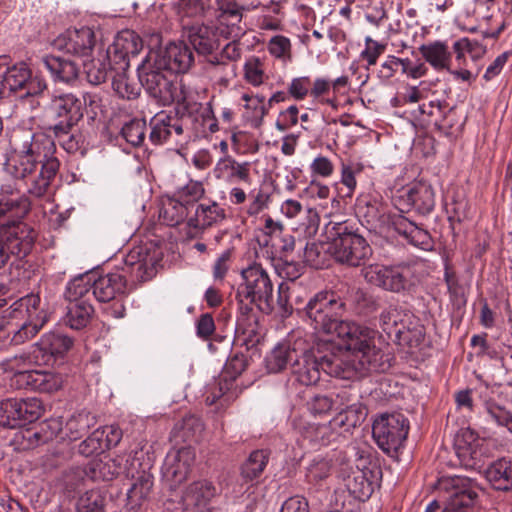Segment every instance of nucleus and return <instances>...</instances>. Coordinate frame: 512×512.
<instances>
[{
  "mask_svg": "<svg viewBox=\"0 0 512 512\" xmlns=\"http://www.w3.org/2000/svg\"><path fill=\"white\" fill-rule=\"evenodd\" d=\"M365 301L363 290L342 283L335 290L314 294L303 311L315 330L336 335L343 341L347 351L356 356V365L361 372H384L390 368V358L376 346L375 330L343 319L348 310H358Z\"/></svg>",
  "mask_w": 512,
  "mask_h": 512,
  "instance_id": "nucleus-1",
  "label": "nucleus"
},
{
  "mask_svg": "<svg viewBox=\"0 0 512 512\" xmlns=\"http://www.w3.org/2000/svg\"><path fill=\"white\" fill-rule=\"evenodd\" d=\"M56 150L51 136L15 129L10 136L4 169L14 179L21 180L30 195L41 198L50 192L59 172Z\"/></svg>",
  "mask_w": 512,
  "mask_h": 512,
  "instance_id": "nucleus-2",
  "label": "nucleus"
},
{
  "mask_svg": "<svg viewBox=\"0 0 512 512\" xmlns=\"http://www.w3.org/2000/svg\"><path fill=\"white\" fill-rule=\"evenodd\" d=\"M241 282L235 291L237 322L244 323L254 316V310L270 315L275 308L274 285L261 264L253 263L243 268Z\"/></svg>",
  "mask_w": 512,
  "mask_h": 512,
  "instance_id": "nucleus-3",
  "label": "nucleus"
},
{
  "mask_svg": "<svg viewBox=\"0 0 512 512\" xmlns=\"http://www.w3.org/2000/svg\"><path fill=\"white\" fill-rule=\"evenodd\" d=\"M204 120L193 105L176 106L175 115L161 111L150 119L149 140L153 145L173 144L183 147L204 132Z\"/></svg>",
  "mask_w": 512,
  "mask_h": 512,
  "instance_id": "nucleus-4",
  "label": "nucleus"
},
{
  "mask_svg": "<svg viewBox=\"0 0 512 512\" xmlns=\"http://www.w3.org/2000/svg\"><path fill=\"white\" fill-rule=\"evenodd\" d=\"M356 356L349 352L346 359L334 353L318 355L314 351H305L302 355H297L291 365L292 374L296 381L302 385H315L319 379L321 371L332 377L341 379H350L355 375L364 376L369 372H361L356 365Z\"/></svg>",
  "mask_w": 512,
  "mask_h": 512,
  "instance_id": "nucleus-5",
  "label": "nucleus"
},
{
  "mask_svg": "<svg viewBox=\"0 0 512 512\" xmlns=\"http://www.w3.org/2000/svg\"><path fill=\"white\" fill-rule=\"evenodd\" d=\"M137 71L143 88L161 105L166 106L172 103H176V106L191 105L183 87L176 81L177 76L158 67L151 55L141 62Z\"/></svg>",
  "mask_w": 512,
  "mask_h": 512,
  "instance_id": "nucleus-6",
  "label": "nucleus"
},
{
  "mask_svg": "<svg viewBox=\"0 0 512 512\" xmlns=\"http://www.w3.org/2000/svg\"><path fill=\"white\" fill-rule=\"evenodd\" d=\"M331 224L328 250L335 261L349 267L364 266L373 254L367 240L348 221Z\"/></svg>",
  "mask_w": 512,
  "mask_h": 512,
  "instance_id": "nucleus-7",
  "label": "nucleus"
},
{
  "mask_svg": "<svg viewBox=\"0 0 512 512\" xmlns=\"http://www.w3.org/2000/svg\"><path fill=\"white\" fill-rule=\"evenodd\" d=\"M437 489L443 503L442 512H469L479 503L482 490L476 479L462 475L439 478Z\"/></svg>",
  "mask_w": 512,
  "mask_h": 512,
  "instance_id": "nucleus-8",
  "label": "nucleus"
},
{
  "mask_svg": "<svg viewBox=\"0 0 512 512\" xmlns=\"http://www.w3.org/2000/svg\"><path fill=\"white\" fill-rule=\"evenodd\" d=\"M421 264L417 261L402 262L393 266L382 264L364 265L362 275L372 285L384 290L400 293L410 289L418 282V269Z\"/></svg>",
  "mask_w": 512,
  "mask_h": 512,
  "instance_id": "nucleus-9",
  "label": "nucleus"
},
{
  "mask_svg": "<svg viewBox=\"0 0 512 512\" xmlns=\"http://www.w3.org/2000/svg\"><path fill=\"white\" fill-rule=\"evenodd\" d=\"M14 318L23 319L20 327L13 332L11 342L15 345L33 338L48 321L49 314L38 294H28L15 301L12 306Z\"/></svg>",
  "mask_w": 512,
  "mask_h": 512,
  "instance_id": "nucleus-10",
  "label": "nucleus"
},
{
  "mask_svg": "<svg viewBox=\"0 0 512 512\" xmlns=\"http://www.w3.org/2000/svg\"><path fill=\"white\" fill-rule=\"evenodd\" d=\"M36 232L24 222L0 225V269L12 259H23L33 249Z\"/></svg>",
  "mask_w": 512,
  "mask_h": 512,
  "instance_id": "nucleus-11",
  "label": "nucleus"
},
{
  "mask_svg": "<svg viewBox=\"0 0 512 512\" xmlns=\"http://www.w3.org/2000/svg\"><path fill=\"white\" fill-rule=\"evenodd\" d=\"M408 419L399 412L383 413L372 425V436L378 447L387 455L397 453L407 438Z\"/></svg>",
  "mask_w": 512,
  "mask_h": 512,
  "instance_id": "nucleus-12",
  "label": "nucleus"
},
{
  "mask_svg": "<svg viewBox=\"0 0 512 512\" xmlns=\"http://www.w3.org/2000/svg\"><path fill=\"white\" fill-rule=\"evenodd\" d=\"M1 63L4 70V83L7 93H18L19 98H32L40 96L46 89L44 79L33 77L28 65L24 62L9 66V57Z\"/></svg>",
  "mask_w": 512,
  "mask_h": 512,
  "instance_id": "nucleus-13",
  "label": "nucleus"
},
{
  "mask_svg": "<svg viewBox=\"0 0 512 512\" xmlns=\"http://www.w3.org/2000/svg\"><path fill=\"white\" fill-rule=\"evenodd\" d=\"M48 116L55 121L52 126L60 133L73 127L83 118V103L73 93H54L45 107Z\"/></svg>",
  "mask_w": 512,
  "mask_h": 512,
  "instance_id": "nucleus-14",
  "label": "nucleus"
},
{
  "mask_svg": "<svg viewBox=\"0 0 512 512\" xmlns=\"http://www.w3.org/2000/svg\"><path fill=\"white\" fill-rule=\"evenodd\" d=\"M44 412L40 399L8 398L0 401V425L16 428L38 420Z\"/></svg>",
  "mask_w": 512,
  "mask_h": 512,
  "instance_id": "nucleus-15",
  "label": "nucleus"
},
{
  "mask_svg": "<svg viewBox=\"0 0 512 512\" xmlns=\"http://www.w3.org/2000/svg\"><path fill=\"white\" fill-rule=\"evenodd\" d=\"M226 219V210L215 200L204 199L194 207L186 222V235L191 239L200 238L204 232L221 224Z\"/></svg>",
  "mask_w": 512,
  "mask_h": 512,
  "instance_id": "nucleus-16",
  "label": "nucleus"
},
{
  "mask_svg": "<svg viewBox=\"0 0 512 512\" xmlns=\"http://www.w3.org/2000/svg\"><path fill=\"white\" fill-rule=\"evenodd\" d=\"M53 45L66 54L78 57L88 56L95 46V33L89 27L68 29L54 40Z\"/></svg>",
  "mask_w": 512,
  "mask_h": 512,
  "instance_id": "nucleus-17",
  "label": "nucleus"
},
{
  "mask_svg": "<svg viewBox=\"0 0 512 512\" xmlns=\"http://www.w3.org/2000/svg\"><path fill=\"white\" fill-rule=\"evenodd\" d=\"M62 376L51 370H36L18 373L13 388L28 389L40 393H53L62 387Z\"/></svg>",
  "mask_w": 512,
  "mask_h": 512,
  "instance_id": "nucleus-18",
  "label": "nucleus"
},
{
  "mask_svg": "<svg viewBox=\"0 0 512 512\" xmlns=\"http://www.w3.org/2000/svg\"><path fill=\"white\" fill-rule=\"evenodd\" d=\"M399 203L406 204L419 215H429L435 207V190L425 181H416L401 191Z\"/></svg>",
  "mask_w": 512,
  "mask_h": 512,
  "instance_id": "nucleus-19",
  "label": "nucleus"
},
{
  "mask_svg": "<svg viewBox=\"0 0 512 512\" xmlns=\"http://www.w3.org/2000/svg\"><path fill=\"white\" fill-rule=\"evenodd\" d=\"M385 226L393 228L395 232L403 236L415 247L423 250H430L433 247V240L430 233L402 214H388Z\"/></svg>",
  "mask_w": 512,
  "mask_h": 512,
  "instance_id": "nucleus-20",
  "label": "nucleus"
},
{
  "mask_svg": "<svg viewBox=\"0 0 512 512\" xmlns=\"http://www.w3.org/2000/svg\"><path fill=\"white\" fill-rule=\"evenodd\" d=\"M30 210V201L12 184H3L0 188V218L8 220L2 225H11L14 221L22 222Z\"/></svg>",
  "mask_w": 512,
  "mask_h": 512,
  "instance_id": "nucleus-21",
  "label": "nucleus"
},
{
  "mask_svg": "<svg viewBox=\"0 0 512 512\" xmlns=\"http://www.w3.org/2000/svg\"><path fill=\"white\" fill-rule=\"evenodd\" d=\"M158 67L166 69L174 75L187 72L194 62L192 50L183 42L170 43L162 54L153 59Z\"/></svg>",
  "mask_w": 512,
  "mask_h": 512,
  "instance_id": "nucleus-22",
  "label": "nucleus"
},
{
  "mask_svg": "<svg viewBox=\"0 0 512 512\" xmlns=\"http://www.w3.org/2000/svg\"><path fill=\"white\" fill-rule=\"evenodd\" d=\"M93 285V296L99 302L104 303L116 300L118 297L125 296L129 292L127 279L120 274L117 267L105 275H101L98 278L94 277Z\"/></svg>",
  "mask_w": 512,
  "mask_h": 512,
  "instance_id": "nucleus-23",
  "label": "nucleus"
},
{
  "mask_svg": "<svg viewBox=\"0 0 512 512\" xmlns=\"http://www.w3.org/2000/svg\"><path fill=\"white\" fill-rule=\"evenodd\" d=\"M117 269L127 279V285L129 282L147 281L155 274L151 259L148 260L147 255H143L140 249L130 251Z\"/></svg>",
  "mask_w": 512,
  "mask_h": 512,
  "instance_id": "nucleus-24",
  "label": "nucleus"
},
{
  "mask_svg": "<svg viewBox=\"0 0 512 512\" xmlns=\"http://www.w3.org/2000/svg\"><path fill=\"white\" fill-rule=\"evenodd\" d=\"M182 37L201 55L212 54L219 47L214 29L204 24L188 25L182 21Z\"/></svg>",
  "mask_w": 512,
  "mask_h": 512,
  "instance_id": "nucleus-25",
  "label": "nucleus"
},
{
  "mask_svg": "<svg viewBox=\"0 0 512 512\" xmlns=\"http://www.w3.org/2000/svg\"><path fill=\"white\" fill-rule=\"evenodd\" d=\"M193 460L194 454L189 448L169 452L163 465L164 477L173 485L181 484L187 479Z\"/></svg>",
  "mask_w": 512,
  "mask_h": 512,
  "instance_id": "nucleus-26",
  "label": "nucleus"
},
{
  "mask_svg": "<svg viewBox=\"0 0 512 512\" xmlns=\"http://www.w3.org/2000/svg\"><path fill=\"white\" fill-rule=\"evenodd\" d=\"M74 340L59 332L44 334L32 347L38 357L44 359L43 365L48 364L52 358L63 356L73 346Z\"/></svg>",
  "mask_w": 512,
  "mask_h": 512,
  "instance_id": "nucleus-27",
  "label": "nucleus"
},
{
  "mask_svg": "<svg viewBox=\"0 0 512 512\" xmlns=\"http://www.w3.org/2000/svg\"><path fill=\"white\" fill-rule=\"evenodd\" d=\"M484 476L493 490L512 492V457H501L491 462Z\"/></svg>",
  "mask_w": 512,
  "mask_h": 512,
  "instance_id": "nucleus-28",
  "label": "nucleus"
},
{
  "mask_svg": "<svg viewBox=\"0 0 512 512\" xmlns=\"http://www.w3.org/2000/svg\"><path fill=\"white\" fill-rule=\"evenodd\" d=\"M356 214L362 219L369 229H378L385 226L388 217L385 205L378 199L369 195L361 196L357 199Z\"/></svg>",
  "mask_w": 512,
  "mask_h": 512,
  "instance_id": "nucleus-29",
  "label": "nucleus"
},
{
  "mask_svg": "<svg viewBox=\"0 0 512 512\" xmlns=\"http://www.w3.org/2000/svg\"><path fill=\"white\" fill-rule=\"evenodd\" d=\"M43 66L49 71L54 82L73 84L79 76L78 65L69 59L46 55L42 58Z\"/></svg>",
  "mask_w": 512,
  "mask_h": 512,
  "instance_id": "nucleus-30",
  "label": "nucleus"
},
{
  "mask_svg": "<svg viewBox=\"0 0 512 512\" xmlns=\"http://www.w3.org/2000/svg\"><path fill=\"white\" fill-rule=\"evenodd\" d=\"M270 455L269 449L253 450L240 466L242 482L250 485L258 483L269 463Z\"/></svg>",
  "mask_w": 512,
  "mask_h": 512,
  "instance_id": "nucleus-31",
  "label": "nucleus"
},
{
  "mask_svg": "<svg viewBox=\"0 0 512 512\" xmlns=\"http://www.w3.org/2000/svg\"><path fill=\"white\" fill-rule=\"evenodd\" d=\"M238 394L239 391L233 383V379L220 375L218 379H214L207 385L204 397L207 405L219 402L220 406L223 407L234 401Z\"/></svg>",
  "mask_w": 512,
  "mask_h": 512,
  "instance_id": "nucleus-32",
  "label": "nucleus"
},
{
  "mask_svg": "<svg viewBox=\"0 0 512 512\" xmlns=\"http://www.w3.org/2000/svg\"><path fill=\"white\" fill-rule=\"evenodd\" d=\"M297 355V349L290 341L280 342L266 355L265 367L269 373L282 372Z\"/></svg>",
  "mask_w": 512,
  "mask_h": 512,
  "instance_id": "nucleus-33",
  "label": "nucleus"
},
{
  "mask_svg": "<svg viewBox=\"0 0 512 512\" xmlns=\"http://www.w3.org/2000/svg\"><path fill=\"white\" fill-rule=\"evenodd\" d=\"M405 310L399 306H389L380 314V326L392 341H400V336L407 328L404 317Z\"/></svg>",
  "mask_w": 512,
  "mask_h": 512,
  "instance_id": "nucleus-34",
  "label": "nucleus"
},
{
  "mask_svg": "<svg viewBox=\"0 0 512 512\" xmlns=\"http://www.w3.org/2000/svg\"><path fill=\"white\" fill-rule=\"evenodd\" d=\"M250 166L249 162L240 163L231 156H225L217 162L215 172L218 173L217 177L226 176L231 183L236 181L250 183Z\"/></svg>",
  "mask_w": 512,
  "mask_h": 512,
  "instance_id": "nucleus-35",
  "label": "nucleus"
},
{
  "mask_svg": "<svg viewBox=\"0 0 512 512\" xmlns=\"http://www.w3.org/2000/svg\"><path fill=\"white\" fill-rule=\"evenodd\" d=\"M477 435L469 428L461 429L454 440V449L460 463L465 467H473L476 459Z\"/></svg>",
  "mask_w": 512,
  "mask_h": 512,
  "instance_id": "nucleus-36",
  "label": "nucleus"
},
{
  "mask_svg": "<svg viewBox=\"0 0 512 512\" xmlns=\"http://www.w3.org/2000/svg\"><path fill=\"white\" fill-rule=\"evenodd\" d=\"M44 359L42 357H38L33 347L28 352H23L20 354H16L13 357L5 359L1 363V367L4 372L12 373V377L10 378V385L13 387V380L18 373L29 372L32 369H27L30 366L43 365Z\"/></svg>",
  "mask_w": 512,
  "mask_h": 512,
  "instance_id": "nucleus-37",
  "label": "nucleus"
},
{
  "mask_svg": "<svg viewBox=\"0 0 512 512\" xmlns=\"http://www.w3.org/2000/svg\"><path fill=\"white\" fill-rule=\"evenodd\" d=\"M419 51L426 62L434 69L443 70L449 68L452 55L445 42L434 41L423 44L419 47Z\"/></svg>",
  "mask_w": 512,
  "mask_h": 512,
  "instance_id": "nucleus-38",
  "label": "nucleus"
},
{
  "mask_svg": "<svg viewBox=\"0 0 512 512\" xmlns=\"http://www.w3.org/2000/svg\"><path fill=\"white\" fill-rule=\"evenodd\" d=\"M266 97L262 94L243 93L241 100L244 102V117L254 128H259L263 124L264 117L268 114L269 108L265 104Z\"/></svg>",
  "mask_w": 512,
  "mask_h": 512,
  "instance_id": "nucleus-39",
  "label": "nucleus"
},
{
  "mask_svg": "<svg viewBox=\"0 0 512 512\" xmlns=\"http://www.w3.org/2000/svg\"><path fill=\"white\" fill-rule=\"evenodd\" d=\"M365 417L366 407L360 402H355L347 408H341L329 424L332 429L343 428L345 431H349L360 425Z\"/></svg>",
  "mask_w": 512,
  "mask_h": 512,
  "instance_id": "nucleus-40",
  "label": "nucleus"
},
{
  "mask_svg": "<svg viewBox=\"0 0 512 512\" xmlns=\"http://www.w3.org/2000/svg\"><path fill=\"white\" fill-rule=\"evenodd\" d=\"M94 308L88 301L69 302L64 323L74 330L85 328L92 319Z\"/></svg>",
  "mask_w": 512,
  "mask_h": 512,
  "instance_id": "nucleus-41",
  "label": "nucleus"
},
{
  "mask_svg": "<svg viewBox=\"0 0 512 512\" xmlns=\"http://www.w3.org/2000/svg\"><path fill=\"white\" fill-rule=\"evenodd\" d=\"M344 481L347 492L355 500L366 501L374 491L373 482L369 480L367 473L363 470L353 471Z\"/></svg>",
  "mask_w": 512,
  "mask_h": 512,
  "instance_id": "nucleus-42",
  "label": "nucleus"
},
{
  "mask_svg": "<svg viewBox=\"0 0 512 512\" xmlns=\"http://www.w3.org/2000/svg\"><path fill=\"white\" fill-rule=\"evenodd\" d=\"M189 209L175 195L163 201L159 218L167 226H176L189 217Z\"/></svg>",
  "mask_w": 512,
  "mask_h": 512,
  "instance_id": "nucleus-43",
  "label": "nucleus"
},
{
  "mask_svg": "<svg viewBox=\"0 0 512 512\" xmlns=\"http://www.w3.org/2000/svg\"><path fill=\"white\" fill-rule=\"evenodd\" d=\"M97 423L96 417L87 411L71 416L65 424V434L71 441L87 435Z\"/></svg>",
  "mask_w": 512,
  "mask_h": 512,
  "instance_id": "nucleus-44",
  "label": "nucleus"
},
{
  "mask_svg": "<svg viewBox=\"0 0 512 512\" xmlns=\"http://www.w3.org/2000/svg\"><path fill=\"white\" fill-rule=\"evenodd\" d=\"M218 11L216 15L217 22L220 26H225L227 34L231 35L235 30H239L238 25L242 21V8L235 2H225L217 0Z\"/></svg>",
  "mask_w": 512,
  "mask_h": 512,
  "instance_id": "nucleus-45",
  "label": "nucleus"
},
{
  "mask_svg": "<svg viewBox=\"0 0 512 512\" xmlns=\"http://www.w3.org/2000/svg\"><path fill=\"white\" fill-rule=\"evenodd\" d=\"M332 468L331 458L316 455L306 467L305 480L310 485L319 486L331 475Z\"/></svg>",
  "mask_w": 512,
  "mask_h": 512,
  "instance_id": "nucleus-46",
  "label": "nucleus"
},
{
  "mask_svg": "<svg viewBox=\"0 0 512 512\" xmlns=\"http://www.w3.org/2000/svg\"><path fill=\"white\" fill-rule=\"evenodd\" d=\"M134 482L127 492V498L131 504L140 505L147 499L153 487V475L146 470L138 471L137 475H131Z\"/></svg>",
  "mask_w": 512,
  "mask_h": 512,
  "instance_id": "nucleus-47",
  "label": "nucleus"
},
{
  "mask_svg": "<svg viewBox=\"0 0 512 512\" xmlns=\"http://www.w3.org/2000/svg\"><path fill=\"white\" fill-rule=\"evenodd\" d=\"M190 210L206 199V189L202 181L190 179L173 193Z\"/></svg>",
  "mask_w": 512,
  "mask_h": 512,
  "instance_id": "nucleus-48",
  "label": "nucleus"
},
{
  "mask_svg": "<svg viewBox=\"0 0 512 512\" xmlns=\"http://www.w3.org/2000/svg\"><path fill=\"white\" fill-rule=\"evenodd\" d=\"M115 51L127 54L130 57H135L143 48V42L140 36L133 30L125 29L120 31L113 44Z\"/></svg>",
  "mask_w": 512,
  "mask_h": 512,
  "instance_id": "nucleus-49",
  "label": "nucleus"
},
{
  "mask_svg": "<svg viewBox=\"0 0 512 512\" xmlns=\"http://www.w3.org/2000/svg\"><path fill=\"white\" fill-rule=\"evenodd\" d=\"M94 274L79 275L72 279L67 287L65 296L69 302L87 301L85 297L94 290Z\"/></svg>",
  "mask_w": 512,
  "mask_h": 512,
  "instance_id": "nucleus-50",
  "label": "nucleus"
},
{
  "mask_svg": "<svg viewBox=\"0 0 512 512\" xmlns=\"http://www.w3.org/2000/svg\"><path fill=\"white\" fill-rule=\"evenodd\" d=\"M215 494V488L207 480L196 481L187 488L184 499L193 506L205 505Z\"/></svg>",
  "mask_w": 512,
  "mask_h": 512,
  "instance_id": "nucleus-51",
  "label": "nucleus"
},
{
  "mask_svg": "<svg viewBox=\"0 0 512 512\" xmlns=\"http://www.w3.org/2000/svg\"><path fill=\"white\" fill-rule=\"evenodd\" d=\"M105 493L91 489L82 494L76 503L77 512H105Z\"/></svg>",
  "mask_w": 512,
  "mask_h": 512,
  "instance_id": "nucleus-52",
  "label": "nucleus"
},
{
  "mask_svg": "<svg viewBox=\"0 0 512 512\" xmlns=\"http://www.w3.org/2000/svg\"><path fill=\"white\" fill-rule=\"evenodd\" d=\"M463 122L457 115L454 107H447L438 121L435 122V127L446 137H457L463 127Z\"/></svg>",
  "mask_w": 512,
  "mask_h": 512,
  "instance_id": "nucleus-53",
  "label": "nucleus"
},
{
  "mask_svg": "<svg viewBox=\"0 0 512 512\" xmlns=\"http://www.w3.org/2000/svg\"><path fill=\"white\" fill-rule=\"evenodd\" d=\"M146 128V121L144 119L133 118L122 126L121 135L127 143L138 147L145 140Z\"/></svg>",
  "mask_w": 512,
  "mask_h": 512,
  "instance_id": "nucleus-54",
  "label": "nucleus"
},
{
  "mask_svg": "<svg viewBox=\"0 0 512 512\" xmlns=\"http://www.w3.org/2000/svg\"><path fill=\"white\" fill-rule=\"evenodd\" d=\"M328 247L323 243H307L304 249V261L312 268L323 269L328 265Z\"/></svg>",
  "mask_w": 512,
  "mask_h": 512,
  "instance_id": "nucleus-55",
  "label": "nucleus"
},
{
  "mask_svg": "<svg viewBox=\"0 0 512 512\" xmlns=\"http://www.w3.org/2000/svg\"><path fill=\"white\" fill-rule=\"evenodd\" d=\"M112 87L116 94L127 100L136 99L140 95V87L126 73L117 72L113 76Z\"/></svg>",
  "mask_w": 512,
  "mask_h": 512,
  "instance_id": "nucleus-56",
  "label": "nucleus"
},
{
  "mask_svg": "<svg viewBox=\"0 0 512 512\" xmlns=\"http://www.w3.org/2000/svg\"><path fill=\"white\" fill-rule=\"evenodd\" d=\"M110 71L111 70L103 55L101 58L92 59L89 62L84 63L86 78L92 85L104 83Z\"/></svg>",
  "mask_w": 512,
  "mask_h": 512,
  "instance_id": "nucleus-57",
  "label": "nucleus"
},
{
  "mask_svg": "<svg viewBox=\"0 0 512 512\" xmlns=\"http://www.w3.org/2000/svg\"><path fill=\"white\" fill-rule=\"evenodd\" d=\"M447 107L448 104L445 101L430 100L427 103L424 102L418 107V119L435 126V122L441 118Z\"/></svg>",
  "mask_w": 512,
  "mask_h": 512,
  "instance_id": "nucleus-58",
  "label": "nucleus"
},
{
  "mask_svg": "<svg viewBox=\"0 0 512 512\" xmlns=\"http://www.w3.org/2000/svg\"><path fill=\"white\" fill-rule=\"evenodd\" d=\"M295 290L286 282H281L277 290V306L282 317H289L294 310L300 311L303 308L294 307L293 296Z\"/></svg>",
  "mask_w": 512,
  "mask_h": 512,
  "instance_id": "nucleus-59",
  "label": "nucleus"
},
{
  "mask_svg": "<svg viewBox=\"0 0 512 512\" xmlns=\"http://www.w3.org/2000/svg\"><path fill=\"white\" fill-rule=\"evenodd\" d=\"M485 410L492 421L498 426L506 428L512 435V412L493 400L485 402Z\"/></svg>",
  "mask_w": 512,
  "mask_h": 512,
  "instance_id": "nucleus-60",
  "label": "nucleus"
},
{
  "mask_svg": "<svg viewBox=\"0 0 512 512\" xmlns=\"http://www.w3.org/2000/svg\"><path fill=\"white\" fill-rule=\"evenodd\" d=\"M468 207V201L463 197L452 198L450 202H446L445 211L453 229L454 223H461L468 218Z\"/></svg>",
  "mask_w": 512,
  "mask_h": 512,
  "instance_id": "nucleus-61",
  "label": "nucleus"
},
{
  "mask_svg": "<svg viewBox=\"0 0 512 512\" xmlns=\"http://www.w3.org/2000/svg\"><path fill=\"white\" fill-rule=\"evenodd\" d=\"M302 435L313 446L327 445L329 443L330 427L324 424H308L303 427Z\"/></svg>",
  "mask_w": 512,
  "mask_h": 512,
  "instance_id": "nucleus-62",
  "label": "nucleus"
},
{
  "mask_svg": "<svg viewBox=\"0 0 512 512\" xmlns=\"http://www.w3.org/2000/svg\"><path fill=\"white\" fill-rule=\"evenodd\" d=\"M386 44L380 43L370 36L365 38V48L360 53V59L366 62V69L376 65L378 58L385 52Z\"/></svg>",
  "mask_w": 512,
  "mask_h": 512,
  "instance_id": "nucleus-63",
  "label": "nucleus"
},
{
  "mask_svg": "<svg viewBox=\"0 0 512 512\" xmlns=\"http://www.w3.org/2000/svg\"><path fill=\"white\" fill-rule=\"evenodd\" d=\"M273 265L279 277L289 281L298 279L303 273V266L298 262L279 258L274 260Z\"/></svg>",
  "mask_w": 512,
  "mask_h": 512,
  "instance_id": "nucleus-64",
  "label": "nucleus"
}]
</instances>
